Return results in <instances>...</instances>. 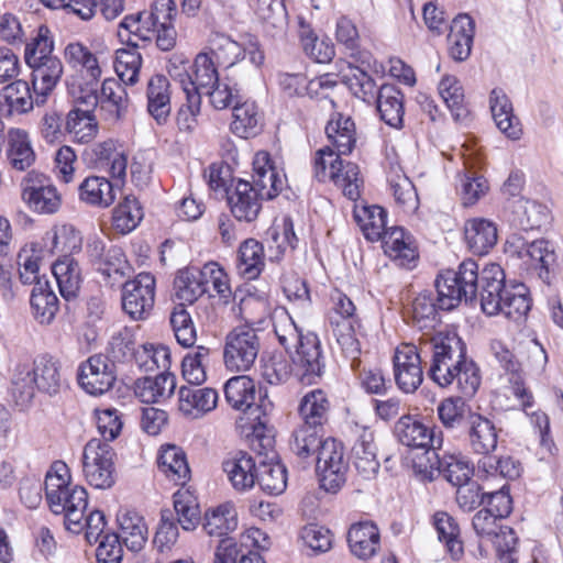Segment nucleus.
<instances>
[{"mask_svg":"<svg viewBox=\"0 0 563 563\" xmlns=\"http://www.w3.org/2000/svg\"><path fill=\"white\" fill-rule=\"evenodd\" d=\"M294 375L303 384L316 383L324 372L325 363L318 335L308 331L303 340L288 353Z\"/></svg>","mask_w":563,"mask_h":563,"instance_id":"nucleus-10","label":"nucleus"},{"mask_svg":"<svg viewBox=\"0 0 563 563\" xmlns=\"http://www.w3.org/2000/svg\"><path fill=\"white\" fill-rule=\"evenodd\" d=\"M395 382L404 393H413L423 380L422 360L418 347L412 343L397 346L394 357Z\"/></svg>","mask_w":563,"mask_h":563,"instance_id":"nucleus-13","label":"nucleus"},{"mask_svg":"<svg viewBox=\"0 0 563 563\" xmlns=\"http://www.w3.org/2000/svg\"><path fill=\"white\" fill-rule=\"evenodd\" d=\"M77 378L86 393L92 396L103 395L117 380L115 364L109 355H91L79 365Z\"/></svg>","mask_w":563,"mask_h":563,"instance_id":"nucleus-11","label":"nucleus"},{"mask_svg":"<svg viewBox=\"0 0 563 563\" xmlns=\"http://www.w3.org/2000/svg\"><path fill=\"white\" fill-rule=\"evenodd\" d=\"M380 240L385 254L399 266L410 268L411 264L418 257L410 235H408L402 228L393 227L387 229Z\"/></svg>","mask_w":563,"mask_h":563,"instance_id":"nucleus-27","label":"nucleus"},{"mask_svg":"<svg viewBox=\"0 0 563 563\" xmlns=\"http://www.w3.org/2000/svg\"><path fill=\"white\" fill-rule=\"evenodd\" d=\"M518 242L520 244L516 246L515 251L518 257H528L531 264L539 267V277L543 282L549 283L550 273L556 262V255L551 243L544 239L534 240L530 243H526L519 239Z\"/></svg>","mask_w":563,"mask_h":563,"instance_id":"nucleus-32","label":"nucleus"},{"mask_svg":"<svg viewBox=\"0 0 563 563\" xmlns=\"http://www.w3.org/2000/svg\"><path fill=\"white\" fill-rule=\"evenodd\" d=\"M143 209L134 196H125L113 210L112 225L121 234L132 232L143 219Z\"/></svg>","mask_w":563,"mask_h":563,"instance_id":"nucleus-53","label":"nucleus"},{"mask_svg":"<svg viewBox=\"0 0 563 563\" xmlns=\"http://www.w3.org/2000/svg\"><path fill=\"white\" fill-rule=\"evenodd\" d=\"M60 295L69 300L77 296L81 284V271L78 262L71 256H64L52 267Z\"/></svg>","mask_w":563,"mask_h":563,"instance_id":"nucleus-45","label":"nucleus"},{"mask_svg":"<svg viewBox=\"0 0 563 563\" xmlns=\"http://www.w3.org/2000/svg\"><path fill=\"white\" fill-rule=\"evenodd\" d=\"M236 526L234 509L227 504L207 511L202 528L208 536L223 539L229 532L235 530Z\"/></svg>","mask_w":563,"mask_h":563,"instance_id":"nucleus-54","label":"nucleus"},{"mask_svg":"<svg viewBox=\"0 0 563 563\" xmlns=\"http://www.w3.org/2000/svg\"><path fill=\"white\" fill-rule=\"evenodd\" d=\"M131 47L120 48L115 54L114 69L120 80L126 85H134L137 81L142 66V56L136 49L137 44L129 37Z\"/></svg>","mask_w":563,"mask_h":563,"instance_id":"nucleus-55","label":"nucleus"},{"mask_svg":"<svg viewBox=\"0 0 563 563\" xmlns=\"http://www.w3.org/2000/svg\"><path fill=\"white\" fill-rule=\"evenodd\" d=\"M312 462L316 464L320 487L328 493H338L345 484L349 471L342 442L327 438Z\"/></svg>","mask_w":563,"mask_h":563,"instance_id":"nucleus-9","label":"nucleus"},{"mask_svg":"<svg viewBox=\"0 0 563 563\" xmlns=\"http://www.w3.org/2000/svg\"><path fill=\"white\" fill-rule=\"evenodd\" d=\"M354 219L368 241H379L387 230V211L380 206H356Z\"/></svg>","mask_w":563,"mask_h":563,"instance_id":"nucleus-46","label":"nucleus"},{"mask_svg":"<svg viewBox=\"0 0 563 563\" xmlns=\"http://www.w3.org/2000/svg\"><path fill=\"white\" fill-rule=\"evenodd\" d=\"M64 57L67 64L73 67H81L86 69L92 81H98L101 76L96 55L82 43L70 42L64 48Z\"/></svg>","mask_w":563,"mask_h":563,"instance_id":"nucleus-58","label":"nucleus"},{"mask_svg":"<svg viewBox=\"0 0 563 563\" xmlns=\"http://www.w3.org/2000/svg\"><path fill=\"white\" fill-rule=\"evenodd\" d=\"M251 186L263 200L276 198L284 189L286 177L273 165L267 152H257L253 159Z\"/></svg>","mask_w":563,"mask_h":563,"instance_id":"nucleus-18","label":"nucleus"},{"mask_svg":"<svg viewBox=\"0 0 563 563\" xmlns=\"http://www.w3.org/2000/svg\"><path fill=\"white\" fill-rule=\"evenodd\" d=\"M157 466L175 484L184 485L190 475L185 452L176 445L162 446L157 457Z\"/></svg>","mask_w":563,"mask_h":563,"instance_id":"nucleus-41","label":"nucleus"},{"mask_svg":"<svg viewBox=\"0 0 563 563\" xmlns=\"http://www.w3.org/2000/svg\"><path fill=\"white\" fill-rule=\"evenodd\" d=\"M298 34L303 52L316 63L324 64L332 60L335 55L334 45L327 37L319 38L310 25L299 19Z\"/></svg>","mask_w":563,"mask_h":563,"instance_id":"nucleus-47","label":"nucleus"},{"mask_svg":"<svg viewBox=\"0 0 563 563\" xmlns=\"http://www.w3.org/2000/svg\"><path fill=\"white\" fill-rule=\"evenodd\" d=\"M347 543L353 555L361 560L374 556L380 545V534L372 521L353 523L347 531Z\"/></svg>","mask_w":563,"mask_h":563,"instance_id":"nucleus-22","label":"nucleus"},{"mask_svg":"<svg viewBox=\"0 0 563 563\" xmlns=\"http://www.w3.org/2000/svg\"><path fill=\"white\" fill-rule=\"evenodd\" d=\"M31 313L42 325L53 322L59 309V301L49 282H37L30 296Z\"/></svg>","mask_w":563,"mask_h":563,"instance_id":"nucleus-34","label":"nucleus"},{"mask_svg":"<svg viewBox=\"0 0 563 563\" xmlns=\"http://www.w3.org/2000/svg\"><path fill=\"white\" fill-rule=\"evenodd\" d=\"M222 470L235 490L246 492L256 483L258 467L246 452L238 451L229 454L222 462Z\"/></svg>","mask_w":563,"mask_h":563,"instance_id":"nucleus-20","label":"nucleus"},{"mask_svg":"<svg viewBox=\"0 0 563 563\" xmlns=\"http://www.w3.org/2000/svg\"><path fill=\"white\" fill-rule=\"evenodd\" d=\"M429 377L441 387L455 384L466 397L481 385L479 368L466 355V345L455 332L439 333L432 339V360Z\"/></svg>","mask_w":563,"mask_h":563,"instance_id":"nucleus-2","label":"nucleus"},{"mask_svg":"<svg viewBox=\"0 0 563 563\" xmlns=\"http://www.w3.org/2000/svg\"><path fill=\"white\" fill-rule=\"evenodd\" d=\"M54 34L46 24H41L32 33L24 48V59L32 69V84L34 91L41 100L36 103H43L45 98L54 90L64 73L62 60L53 54Z\"/></svg>","mask_w":563,"mask_h":563,"instance_id":"nucleus-3","label":"nucleus"},{"mask_svg":"<svg viewBox=\"0 0 563 563\" xmlns=\"http://www.w3.org/2000/svg\"><path fill=\"white\" fill-rule=\"evenodd\" d=\"M439 93L451 111L454 120H464L468 115L464 90L456 77L450 75L444 76L439 82Z\"/></svg>","mask_w":563,"mask_h":563,"instance_id":"nucleus-52","label":"nucleus"},{"mask_svg":"<svg viewBox=\"0 0 563 563\" xmlns=\"http://www.w3.org/2000/svg\"><path fill=\"white\" fill-rule=\"evenodd\" d=\"M473 472V465H471L468 460L462 454L444 453L441 455L439 474H442L453 486H459L471 481Z\"/></svg>","mask_w":563,"mask_h":563,"instance_id":"nucleus-62","label":"nucleus"},{"mask_svg":"<svg viewBox=\"0 0 563 563\" xmlns=\"http://www.w3.org/2000/svg\"><path fill=\"white\" fill-rule=\"evenodd\" d=\"M218 402V393L209 387L181 386L178 391L179 410L186 415L197 418L213 410Z\"/></svg>","mask_w":563,"mask_h":563,"instance_id":"nucleus-26","label":"nucleus"},{"mask_svg":"<svg viewBox=\"0 0 563 563\" xmlns=\"http://www.w3.org/2000/svg\"><path fill=\"white\" fill-rule=\"evenodd\" d=\"M489 106L499 131L511 140H519L522 133L521 124L514 114L512 103L503 89L495 88L492 90Z\"/></svg>","mask_w":563,"mask_h":563,"instance_id":"nucleus-21","label":"nucleus"},{"mask_svg":"<svg viewBox=\"0 0 563 563\" xmlns=\"http://www.w3.org/2000/svg\"><path fill=\"white\" fill-rule=\"evenodd\" d=\"M298 411L301 426L324 431L330 415V401L323 390L314 389L301 398Z\"/></svg>","mask_w":563,"mask_h":563,"instance_id":"nucleus-25","label":"nucleus"},{"mask_svg":"<svg viewBox=\"0 0 563 563\" xmlns=\"http://www.w3.org/2000/svg\"><path fill=\"white\" fill-rule=\"evenodd\" d=\"M224 396L233 409L241 410L247 416L253 434L269 445L271 439L264 435V429L269 421L268 413L273 409V404L266 394L262 395L261 390H257L256 383L245 375L234 376L225 383Z\"/></svg>","mask_w":563,"mask_h":563,"instance_id":"nucleus-5","label":"nucleus"},{"mask_svg":"<svg viewBox=\"0 0 563 563\" xmlns=\"http://www.w3.org/2000/svg\"><path fill=\"white\" fill-rule=\"evenodd\" d=\"M265 267L264 247L255 239L245 240L239 247L236 269L246 280L256 279Z\"/></svg>","mask_w":563,"mask_h":563,"instance_id":"nucleus-39","label":"nucleus"},{"mask_svg":"<svg viewBox=\"0 0 563 563\" xmlns=\"http://www.w3.org/2000/svg\"><path fill=\"white\" fill-rule=\"evenodd\" d=\"M110 181L106 177L89 176L79 186L81 201L98 207H109L115 199V186L121 181Z\"/></svg>","mask_w":563,"mask_h":563,"instance_id":"nucleus-40","label":"nucleus"},{"mask_svg":"<svg viewBox=\"0 0 563 563\" xmlns=\"http://www.w3.org/2000/svg\"><path fill=\"white\" fill-rule=\"evenodd\" d=\"M328 176L336 186L342 188L346 198L353 201L360 198V187L363 180L360 177V168L355 163L345 162L342 158L331 159Z\"/></svg>","mask_w":563,"mask_h":563,"instance_id":"nucleus-36","label":"nucleus"},{"mask_svg":"<svg viewBox=\"0 0 563 563\" xmlns=\"http://www.w3.org/2000/svg\"><path fill=\"white\" fill-rule=\"evenodd\" d=\"M99 125L95 112L74 107L66 117L65 131L78 143H89L98 134Z\"/></svg>","mask_w":563,"mask_h":563,"instance_id":"nucleus-43","label":"nucleus"},{"mask_svg":"<svg viewBox=\"0 0 563 563\" xmlns=\"http://www.w3.org/2000/svg\"><path fill=\"white\" fill-rule=\"evenodd\" d=\"M548 220L547 207L537 201L520 198L512 206L514 227L530 231L539 229Z\"/></svg>","mask_w":563,"mask_h":563,"instance_id":"nucleus-49","label":"nucleus"},{"mask_svg":"<svg viewBox=\"0 0 563 563\" xmlns=\"http://www.w3.org/2000/svg\"><path fill=\"white\" fill-rule=\"evenodd\" d=\"M63 385L59 362L43 354L34 358L32 367L19 365L12 378V396L16 405L27 406L34 398L35 390L55 396Z\"/></svg>","mask_w":563,"mask_h":563,"instance_id":"nucleus-4","label":"nucleus"},{"mask_svg":"<svg viewBox=\"0 0 563 563\" xmlns=\"http://www.w3.org/2000/svg\"><path fill=\"white\" fill-rule=\"evenodd\" d=\"M325 439L324 431L299 424L292 431L290 451L303 463L311 464Z\"/></svg>","mask_w":563,"mask_h":563,"instance_id":"nucleus-38","label":"nucleus"},{"mask_svg":"<svg viewBox=\"0 0 563 563\" xmlns=\"http://www.w3.org/2000/svg\"><path fill=\"white\" fill-rule=\"evenodd\" d=\"M177 522L185 531H192L201 520V511L196 497L188 490H178L173 496Z\"/></svg>","mask_w":563,"mask_h":563,"instance_id":"nucleus-59","label":"nucleus"},{"mask_svg":"<svg viewBox=\"0 0 563 563\" xmlns=\"http://www.w3.org/2000/svg\"><path fill=\"white\" fill-rule=\"evenodd\" d=\"M212 352L206 346H197L181 362L183 377L191 385H200L206 378V369L211 363Z\"/></svg>","mask_w":563,"mask_h":563,"instance_id":"nucleus-56","label":"nucleus"},{"mask_svg":"<svg viewBox=\"0 0 563 563\" xmlns=\"http://www.w3.org/2000/svg\"><path fill=\"white\" fill-rule=\"evenodd\" d=\"M99 107L109 121H118L126 108L125 88L114 78L104 79L99 93Z\"/></svg>","mask_w":563,"mask_h":563,"instance_id":"nucleus-44","label":"nucleus"},{"mask_svg":"<svg viewBox=\"0 0 563 563\" xmlns=\"http://www.w3.org/2000/svg\"><path fill=\"white\" fill-rule=\"evenodd\" d=\"M351 460L360 477L365 481L376 477L380 464L377 459L375 432L369 427H357L356 438L351 450Z\"/></svg>","mask_w":563,"mask_h":563,"instance_id":"nucleus-16","label":"nucleus"},{"mask_svg":"<svg viewBox=\"0 0 563 563\" xmlns=\"http://www.w3.org/2000/svg\"><path fill=\"white\" fill-rule=\"evenodd\" d=\"M5 155L10 167L18 172H24L34 164L35 153L25 131L20 129L9 131Z\"/></svg>","mask_w":563,"mask_h":563,"instance_id":"nucleus-37","label":"nucleus"},{"mask_svg":"<svg viewBox=\"0 0 563 563\" xmlns=\"http://www.w3.org/2000/svg\"><path fill=\"white\" fill-rule=\"evenodd\" d=\"M463 431L467 445L473 453L486 457L490 456V453L496 450L499 429L488 417L479 412L470 413Z\"/></svg>","mask_w":563,"mask_h":563,"instance_id":"nucleus-17","label":"nucleus"},{"mask_svg":"<svg viewBox=\"0 0 563 563\" xmlns=\"http://www.w3.org/2000/svg\"><path fill=\"white\" fill-rule=\"evenodd\" d=\"M261 350L257 331L251 327H238L224 339L223 363L231 372L249 371L255 363Z\"/></svg>","mask_w":563,"mask_h":563,"instance_id":"nucleus-8","label":"nucleus"},{"mask_svg":"<svg viewBox=\"0 0 563 563\" xmlns=\"http://www.w3.org/2000/svg\"><path fill=\"white\" fill-rule=\"evenodd\" d=\"M380 119L395 129L402 128L404 123V95L395 85H383L378 88L377 98L374 101Z\"/></svg>","mask_w":563,"mask_h":563,"instance_id":"nucleus-30","label":"nucleus"},{"mask_svg":"<svg viewBox=\"0 0 563 563\" xmlns=\"http://www.w3.org/2000/svg\"><path fill=\"white\" fill-rule=\"evenodd\" d=\"M440 307L453 310L462 301L473 303L479 296L481 307L487 316L503 313L520 322L531 309L528 288L521 284L505 282V273L498 264L486 265L482 271L477 262L463 261L456 271L445 269L434 280Z\"/></svg>","mask_w":563,"mask_h":563,"instance_id":"nucleus-1","label":"nucleus"},{"mask_svg":"<svg viewBox=\"0 0 563 563\" xmlns=\"http://www.w3.org/2000/svg\"><path fill=\"white\" fill-rule=\"evenodd\" d=\"M343 81L353 95L364 102L372 103L377 98L378 89L375 80L357 66H349V73L343 75Z\"/></svg>","mask_w":563,"mask_h":563,"instance_id":"nucleus-61","label":"nucleus"},{"mask_svg":"<svg viewBox=\"0 0 563 563\" xmlns=\"http://www.w3.org/2000/svg\"><path fill=\"white\" fill-rule=\"evenodd\" d=\"M169 80L164 75H154L147 82V111L158 124H165L170 115Z\"/></svg>","mask_w":563,"mask_h":563,"instance_id":"nucleus-31","label":"nucleus"},{"mask_svg":"<svg viewBox=\"0 0 563 563\" xmlns=\"http://www.w3.org/2000/svg\"><path fill=\"white\" fill-rule=\"evenodd\" d=\"M206 52L219 66H224L232 76H235L240 69L246 70L249 77L257 75L265 60L264 52L257 42H250L246 46H242L220 32H212L209 35Z\"/></svg>","mask_w":563,"mask_h":563,"instance_id":"nucleus-6","label":"nucleus"},{"mask_svg":"<svg viewBox=\"0 0 563 563\" xmlns=\"http://www.w3.org/2000/svg\"><path fill=\"white\" fill-rule=\"evenodd\" d=\"M437 295H439L438 290ZM439 310H444V308L440 307L439 296L434 298L431 291L420 292L411 305L415 324L419 329H433L439 322ZM445 311L449 310L445 309Z\"/></svg>","mask_w":563,"mask_h":563,"instance_id":"nucleus-50","label":"nucleus"},{"mask_svg":"<svg viewBox=\"0 0 563 563\" xmlns=\"http://www.w3.org/2000/svg\"><path fill=\"white\" fill-rule=\"evenodd\" d=\"M438 417L448 430H464L470 413H474L471 409L465 408V404L461 398H448L441 401L437 408Z\"/></svg>","mask_w":563,"mask_h":563,"instance_id":"nucleus-60","label":"nucleus"},{"mask_svg":"<svg viewBox=\"0 0 563 563\" xmlns=\"http://www.w3.org/2000/svg\"><path fill=\"white\" fill-rule=\"evenodd\" d=\"M217 62L206 51L200 52L194 60V75L192 84L185 91H199L209 89L214 86L219 80Z\"/></svg>","mask_w":563,"mask_h":563,"instance_id":"nucleus-57","label":"nucleus"},{"mask_svg":"<svg viewBox=\"0 0 563 563\" xmlns=\"http://www.w3.org/2000/svg\"><path fill=\"white\" fill-rule=\"evenodd\" d=\"M117 520L120 528V541L132 552L141 551L147 541V526L142 516L134 510L121 509Z\"/></svg>","mask_w":563,"mask_h":563,"instance_id":"nucleus-35","label":"nucleus"},{"mask_svg":"<svg viewBox=\"0 0 563 563\" xmlns=\"http://www.w3.org/2000/svg\"><path fill=\"white\" fill-rule=\"evenodd\" d=\"M128 269L129 264L125 254L118 246L107 251L103 261L98 267V272L102 275L104 283L111 287L123 280Z\"/></svg>","mask_w":563,"mask_h":563,"instance_id":"nucleus-63","label":"nucleus"},{"mask_svg":"<svg viewBox=\"0 0 563 563\" xmlns=\"http://www.w3.org/2000/svg\"><path fill=\"white\" fill-rule=\"evenodd\" d=\"M434 528L438 538L446 547L453 560H459L463 554V543L460 539V527L455 519L448 512L438 511L433 516Z\"/></svg>","mask_w":563,"mask_h":563,"instance_id":"nucleus-51","label":"nucleus"},{"mask_svg":"<svg viewBox=\"0 0 563 563\" xmlns=\"http://www.w3.org/2000/svg\"><path fill=\"white\" fill-rule=\"evenodd\" d=\"M174 290L179 300L192 303L209 291V280L203 278L202 269H181L175 277Z\"/></svg>","mask_w":563,"mask_h":563,"instance_id":"nucleus-42","label":"nucleus"},{"mask_svg":"<svg viewBox=\"0 0 563 563\" xmlns=\"http://www.w3.org/2000/svg\"><path fill=\"white\" fill-rule=\"evenodd\" d=\"M169 323L173 329L177 342L185 347L192 346L197 339L196 328L184 303L174 307L170 316Z\"/></svg>","mask_w":563,"mask_h":563,"instance_id":"nucleus-64","label":"nucleus"},{"mask_svg":"<svg viewBox=\"0 0 563 563\" xmlns=\"http://www.w3.org/2000/svg\"><path fill=\"white\" fill-rule=\"evenodd\" d=\"M232 188L227 190V202L232 216L240 222L255 221L262 210L261 194L253 189L249 180H231Z\"/></svg>","mask_w":563,"mask_h":563,"instance_id":"nucleus-15","label":"nucleus"},{"mask_svg":"<svg viewBox=\"0 0 563 563\" xmlns=\"http://www.w3.org/2000/svg\"><path fill=\"white\" fill-rule=\"evenodd\" d=\"M231 131L239 137H254L264 126V117L254 101H236L232 109Z\"/></svg>","mask_w":563,"mask_h":563,"instance_id":"nucleus-28","label":"nucleus"},{"mask_svg":"<svg viewBox=\"0 0 563 563\" xmlns=\"http://www.w3.org/2000/svg\"><path fill=\"white\" fill-rule=\"evenodd\" d=\"M155 278L148 273L139 274L123 284L122 308L134 320H143L154 305Z\"/></svg>","mask_w":563,"mask_h":563,"instance_id":"nucleus-12","label":"nucleus"},{"mask_svg":"<svg viewBox=\"0 0 563 563\" xmlns=\"http://www.w3.org/2000/svg\"><path fill=\"white\" fill-rule=\"evenodd\" d=\"M325 134L334 150L324 146L316 152L313 161V174L318 181L327 179L328 158H341V155H349L356 144L355 123L350 117L335 113L325 126Z\"/></svg>","mask_w":563,"mask_h":563,"instance_id":"nucleus-7","label":"nucleus"},{"mask_svg":"<svg viewBox=\"0 0 563 563\" xmlns=\"http://www.w3.org/2000/svg\"><path fill=\"white\" fill-rule=\"evenodd\" d=\"M176 388L174 374L164 372L155 377H143L135 383V395L145 404L164 402L172 397Z\"/></svg>","mask_w":563,"mask_h":563,"instance_id":"nucleus-33","label":"nucleus"},{"mask_svg":"<svg viewBox=\"0 0 563 563\" xmlns=\"http://www.w3.org/2000/svg\"><path fill=\"white\" fill-rule=\"evenodd\" d=\"M30 183V180H26ZM23 200L38 213H54L60 206V198L57 190L52 185H44L38 181V185L26 184L22 191Z\"/></svg>","mask_w":563,"mask_h":563,"instance_id":"nucleus-48","label":"nucleus"},{"mask_svg":"<svg viewBox=\"0 0 563 563\" xmlns=\"http://www.w3.org/2000/svg\"><path fill=\"white\" fill-rule=\"evenodd\" d=\"M34 107V99L30 85L25 80H14L2 88L0 92V110L9 117L30 112Z\"/></svg>","mask_w":563,"mask_h":563,"instance_id":"nucleus-29","label":"nucleus"},{"mask_svg":"<svg viewBox=\"0 0 563 563\" xmlns=\"http://www.w3.org/2000/svg\"><path fill=\"white\" fill-rule=\"evenodd\" d=\"M394 434L402 445L412 449H441L443 444V434L438 427H429L410 415L398 419Z\"/></svg>","mask_w":563,"mask_h":563,"instance_id":"nucleus-14","label":"nucleus"},{"mask_svg":"<svg viewBox=\"0 0 563 563\" xmlns=\"http://www.w3.org/2000/svg\"><path fill=\"white\" fill-rule=\"evenodd\" d=\"M464 239L473 254L486 255L497 243V227L493 221L483 218L467 220Z\"/></svg>","mask_w":563,"mask_h":563,"instance_id":"nucleus-24","label":"nucleus"},{"mask_svg":"<svg viewBox=\"0 0 563 563\" xmlns=\"http://www.w3.org/2000/svg\"><path fill=\"white\" fill-rule=\"evenodd\" d=\"M62 510L51 509L54 514L65 515L66 528L74 532L79 533L82 531V520L88 506L87 490L81 486H73L65 490L60 498Z\"/></svg>","mask_w":563,"mask_h":563,"instance_id":"nucleus-23","label":"nucleus"},{"mask_svg":"<svg viewBox=\"0 0 563 563\" xmlns=\"http://www.w3.org/2000/svg\"><path fill=\"white\" fill-rule=\"evenodd\" d=\"M84 156L96 168H108L113 179L123 181L128 161L123 153L117 151L113 140H107L86 148Z\"/></svg>","mask_w":563,"mask_h":563,"instance_id":"nucleus-19","label":"nucleus"}]
</instances>
